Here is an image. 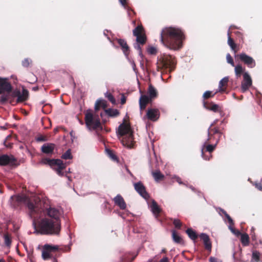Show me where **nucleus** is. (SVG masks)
I'll use <instances>...</instances> for the list:
<instances>
[{"label": "nucleus", "mask_w": 262, "mask_h": 262, "mask_svg": "<svg viewBox=\"0 0 262 262\" xmlns=\"http://www.w3.org/2000/svg\"><path fill=\"white\" fill-rule=\"evenodd\" d=\"M161 41L167 48L178 50L182 47L183 41L185 39L184 32L179 28L165 27L161 32Z\"/></svg>", "instance_id": "1"}, {"label": "nucleus", "mask_w": 262, "mask_h": 262, "mask_svg": "<svg viewBox=\"0 0 262 262\" xmlns=\"http://www.w3.org/2000/svg\"><path fill=\"white\" fill-rule=\"evenodd\" d=\"M217 121V119L215 120L208 129V138L202 149V156L206 160H209L212 158L211 153L215 149L223 134V128L216 126Z\"/></svg>", "instance_id": "2"}, {"label": "nucleus", "mask_w": 262, "mask_h": 262, "mask_svg": "<svg viewBox=\"0 0 262 262\" xmlns=\"http://www.w3.org/2000/svg\"><path fill=\"white\" fill-rule=\"evenodd\" d=\"M36 230L38 233L42 235H58L61 230V223L44 217L38 221Z\"/></svg>", "instance_id": "3"}, {"label": "nucleus", "mask_w": 262, "mask_h": 262, "mask_svg": "<svg viewBox=\"0 0 262 262\" xmlns=\"http://www.w3.org/2000/svg\"><path fill=\"white\" fill-rule=\"evenodd\" d=\"M29 97V92L27 89H23L22 92L18 89L12 90L9 92H6L0 97V103L5 104L9 101L10 104L15 105L18 103L26 101Z\"/></svg>", "instance_id": "4"}, {"label": "nucleus", "mask_w": 262, "mask_h": 262, "mask_svg": "<svg viewBox=\"0 0 262 262\" xmlns=\"http://www.w3.org/2000/svg\"><path fill=\"white\" fill-rule=\"evenodd\" d=\"M16 198L17 202L27 204L29 209V214L31 218H37L42 212L39 202H37L35 200H31L25 195H18L16 196Z\"/></svg>", "instance_id": "5"}, {"label": "nucleus", "mask_w": 262, "mask_h": 262, "mask_svg": "<svg viewBox=\"0 0 262 262\" xmlns=\"http://www.w3.org/2000/svg\"><path fill=\"white\" fill-rule=\"evenodd\" d=\"M134 36L136 37V45H134V48L139 51V55L142 57V49L141 45H144L146 42V36L145 33L144 29L142 25L140 24L138 25L133 31Z\"/></svg>", "instance_id": "6"}, {"label": "nucleus", "mask_w": 262, "mask_h": 262, "mask_svg": "<svg viewBox=\"0 0 262 262\" xmlns=\"http://www.w3.org/2000/svg\"><path fill=\"white\" fill-rule=\"evenodd\" d=\"M84 120L85 124L89 129H102V126L98 115L92 113L91 111H88L85 113Z\"/></svg>", "instance_id": "7"}, {"label": "nucleus", "mask_w": 262, "mask_h": 262, "mask_svg": "<svg viewBox=\"0 0 262 262\" xmlns=\"http://www.w3.org/2000/svg\"><path fill=\"white\" fill-rule=\"evenodd\" d=\"M41 163L45 165H49L51 168L55 169L59 176H63L62 170L66 168V165L63 161L60 159H50L47 158H43Z\"/></svg>", "instance_id": "8"}, {"label": "nucleus", "mask_w": 262, "mask_h": 262, "mask_svg": "<svg viewBox=\"0 0 262 262\" xmlns=\"http://www.w3.org/2000/svg\"><path fill=\"white\" fill-rule=\"evenodd\" d=\"M158 68L167 69L172 68L175 64L174 58L170 55L164 54L159 60L157 63Z\"/></svg>", "instance_id": "9"}, {"label": "nucleus", "mask_w": 262, "mask_h": 262, "mask_svg": "<svg viewBox=\"0 0 262 262\" xmlns=\"http://www.w3.org/2000/svg\"><path fill=\"white\" fill-rule=\"evenodd\" d=\"M45 217H49L50 219L56 222H60V212L59 210L55 208L50 207L44 211Z\"/></svg>", "instance_id": "10"}, {"label": "nucleus", "mask_w": 262, "mask_h": 262, "mask_svg": "<svg viewBox=\"0 0 262 262\" xmlns=\"http://www.w3.org/2000/svg\"><path fill=\"white\" fill-rule=\"evenodd\" d=\"M235 57H238L239 59L249 68H253L255 67L256 63L253 58L245 53H242L240 54L235 55Z\"/></svg>", "instance_id": "11"}, {"label": "nucleus", "mask_w": 262, "mask_h": 262, "mask_svg": "<svg viewBox=\"0 0 262 262\" xmlns=\"http://www.w3.org/2000/svg\"><path fill=\"white\" fill-rule=\"evenodd\" d=\"M134 188L136 191L144 199L148 200L149 198V195L146 190V188L141 182L135 183L134 184Z\"/></svg>", "instance_id": "12"}, {"label": "nucleus", "mask_w": 262, "mask_h": 262, "mask_svg": "<svg viewBox=\"0 0 262 262\" xmlns=\"http://www.w3.org/2000/svg\"><path fill=\"white\" fill-rule=\"evenodd\" d=\"M16 160L13 157H10L7 155H3L0 156V165L6 166L15 165Z\"/></svg>", "instance_id": "13"}, {"label": "nucleus", "mask_w": 262, "mask_h": 262, "mask_svg": "<svg viewBox=\"0 0 262 262\" xmlns=\"http://www.w3.org/2000/svg\"><path fill=\"white\" fill-rule=\"evenodd\" d=\"M243 79L241 84V89L242 92H245L251 86L252 81L250 76L247 72H245L243 74Z\"/></svg>", "instance_id": "14"}, {"label": "nucleus", "mask_w": 262, "mask_h": 262, "mask_svg": "<svg viewBox=\"0 0 262 262\" xmlns=\"http://www.w3.org/2000/svg\"><path fill=\"white\" fill-rule=\"evenodd\" d=\"M12 86L7 78L0 77V94L3 95L6 92L11 91Z\"/></svg>", "instance_id": "15"}, {"label": "nucleus", "mask_w": 262, "mask_h": 262, "mask_svg": "<svg viewBox=\"0 0 262 262\" xmlns=\"http://www.w3.org/2000/svg\"><path fill=\"white\" fill-rule=\"evenodd\" d=\"M160 116V113L158 108H148L146 113L147 118L152 121L158 120Z\"/></svg>", "instance_id": "16"}, {"label": "nucleus", "mask_w": 262, "mask_h": 262, "mask_svg": "<svg viewBox=\"0 0 262 262\" xmlns=\"http://www.w3.org/2000/svg\"><path fill=\"white\" fill-rule=\"evenodd\" d=\"M132 132L133 131L130 125L125 123V121L119 126L118 133L121 136H124Z\"/></svg>", "instance_id": "17"}, {"label": "nucleus", "mask_w": 262, "mask_h": 262, "mask_svg": "<svg viewBox=\"0 0 262 262\" xmlns=\"http://www.w3.org/2000/svg\"><path fill=\"white\" fill-rule=\"evenodd\" d=\"M139 106L140 111L144 110L148 103H151L152 101L146 95H141L139 99Z\"/></svg>", "instance_id": "18"}, {"label": "nucleus", "mask_w": 262, "mask_h": 262, "mask_svg": "<svg viewBox=\"0 0 262 262\" xmlns=\"http://www.w3.org/2000/svg\"><path fill=\"white\" fill-rule=\"evenodd\" d=\"M117 42L120 46L122 52L126 56H128L129 54V47L126 41L124 39H117Z\"/></svg>", "instance_id": "19"}, {"label": "nucleus", "mask_w": 262, "mask_h": 262, "mask_svg": "<svg viewBox=\"0 0 262 262\" xmlns=\"http://www.w3.org/2000/svg\"><path fill=\"white\" fill-rule=\"evenodd\" d=\"M147 96L152 101L158 96V92L157 90L150 83L148 85L147 91Z\"/></svg>", "instance_id": "20"}, {"label": "nucleus", "mask_w": 262, "mask_h": 262, "mask_svg": "<svg viewBox=\"0 0 262 262\" xmlns=\"http://www.w3.org/2000/svg\"><path fill=\"white\" fill-rule=\"evenodd\" d=\"M55 147V145L53 143H45L41 148L42 152L46 154H52Z\"/></svg>", "instance_id": "21"}, {"label": "nucleus", "mask_w": 262, "mask_h": 262, "mask_svg": "<svg viewBox=\"0 0 262 262\" xmlns=\"http://www.w3.org/2000/svg\"><path fill=\"white\" fill-rule=\"evenodd\" d=\"M134 139L133 132L130 133L129 134L126 135V136L123 138L122 140L123 144L131 147L134 144Z\"/></svg>", "instance_id": "22"}, {"label": "nucleus", "mask_w": 262, "mask_h": 262, "mask_svg": "<svg viewBox=\"0 0 262 262\" xmlns=\"http://www.w3.org/2000/svg\"><path fill=\"white\" fill-rule=\"evenodd\" d=\"M200 237L204 242L205 248L210 252L212 245L209 236L205 233H201Z\"/></svg>", "instance_id": "23"}, {"label": "nucleus", "mask_w": 262, "mask_h": 262, "mask_svg": "<svg viewBox=\"0 0 262 262\" xmlns=\"http://www.w3.org/2000/svg\"><path fill=\"white\" fill-rule=\"evenodd\" d=\"M200 237L204 242L205 248L210 252L212 245L209 236L205 233H201Z\"/></svg>", "instance_id": "24"}, {"label": "nucleus", "mask_w": 262, "mask_h": 262, "mask_svg": "<svg viewBox=\"0 0 262 262\" xmlns=\"http://www.w3.org/2000/svg\"><path fill=\"white\" fill-rule=\"evenodd\" d=\"M115 205L118 206L121 209H125L126 207V203L124 199L120 194H118L114 199Z\"/></svg>", "instance_id": "25"}, {"label": "nucleus", "mask_w": 262, "mask_h": 262, "mask_svg": "<svg viewBox=\"0 0 262 262\" xmlns=\"http://www.w3.org/2000/svg\"><path fill=\"white\" fill-rule=\"evenodd\" d=\"M229 81L228 77H225L219 82V92L223 93H225L226 91V86H227Z\"/></svg>", "instance_id": "26"}, {"label": "nucleus", "mask_w": 262, "mask_h": 262, "mask_svg": "<svg viewBox=\"0 0 262 262\" xmlns=\"http://www.w3.org/2000/svg\"><path fill=\"white\" fill-rule=\"evenodd\" d=\"M102 107L103 109H105L107 107V102L103 99H99L97 100L95 104V110L97 111Z\"/></svg>", "instance_id": "27"}, {"label": "nucleus", "mask_w": 262, "mask_h": 262, "mask_svg": "<svg viewBox=\"0 0 262 262\" xmlns=\"http://www.w3.org/2000/svg\"><path fill=\"white\" fill-rule=\"evenodd\" d=\"M171 232L172 239L176 243L179 244H184V242L183 239L181 236L179 235L176 231L173 230H172Z\"/></svg>", "instance_id": "28"}, {"label": "nucleus", "mask_w": 262, "mask_h": 262, "mask_svg": "<svg viewBox=\"0 0 262 262\" xmlns=\"http://www.w3.org/2000/svg\"><path fill=\"white\" fill-rule=\"evenodd\" d=\"M151 209L152 213L156 216L158 215L161 211V209L158 206L157 203L154 200L151 202Z\"/></svg>", "instance_id": "29"}, {"label": "nucleus", "mask_w": 262, "mask_h": 262, "mask_svg": "<svg viewBox=\"0 0 262 262\" xmlns=\"http://www.w3.org/2000/svg\"><path fill=\"white\" fill-rule=\"evenodd\" d=\"M152 176L156 182L163 180L164 178V176L160 170H156L152 172Z\"/></svg>", "instance_id": "30"}, {"label": "nucleus", "mask_w": 262, "mask_h": 262, "mask_svg": "<svg viewBox=\"0 0 262 262\" xmlns=\"http://www.w3.org/2000/svg\"><path fill=\"white\" fill-rule=\"evenodd\" d=\"M105 112L107 116L111 117H117L120 114L119 111L118 110L113 108L105 110Z\"/></svg>", "instance_id": "31"}, {"label": "nucleus", "mask_w": 262, "mask_h": 262, "mask_svg": "<svg viewBox=\"0 0 262 262\" xmlns=\"http://www.w3.org/2000/svg\"><path fill=\"white\" fill-rule=\"evenodd\" d=\"M231 32L229 30L228 32V43L229 46L231 47L232 50H233L235 53L237 52L235 50L236 48V45L234 43L233 39L230 36Z\"/></svg>", "instance_id": "32"}, {"label": "nucleus", "mask_w": 262, "mask_h": 262, "mask_svg": "<svg viewBox=\"0 0 262 262\" xmlns=\"http://www.w3.org/2000/svg\"><path fill=\"white\" fill-rule=\"evenodd\" d=\"M241 241L244 246H248L250 243L249 235L247 233L241 234Z\"/></svg>", "instance_id": "33"}, {"label": "nucleus", "mask_w": 262, "mask_h": 262, "mask_svg": "<svg viewBox=\"0 0 262 262\" xmlns=\"http://www.w3.org/2000/svg\"><path fill=\"white\" fill-rule=\"evenodd\" d=\"M186 233L187 234L189 237L192 240H195L196 239L198 238V234H196L195 231H194L191 228H188L186 230Z\"/></svg>", "instance_id": "34"}, {"label": "nucleus", "mask_w": 262, "mask_h": 262, "mask_svg": "<svg viewBox=\"0 0 262 262\" xmlns=\"http://www.w3.org/2000/svg\"><path fill=\"white\" fill-rule=\"evenodd\" d=\"M204 105L207 109L212 111L214 112H217L219 111V105L216 104H214L213 102H211L208 106H206V103H204Z\"/></svg>", "instance_id": "35"}, {"label": "nucleus", "mask_w": 262, "mask_h": 262, "mask_svg": "<svg viewBox=\"0 0 262 262\" xmlns=\"http://www.w3.org/2000/svg\"><path fill=\"white\" fill-rule=\"evenodd\" d=\"M235 74L237 78L241 76L242 74H244V69L243 68L241 64H238L235 67Z\"/></svg>", "instance_id": "36"}, {"label": "nucleus", "mask_w": 262, "mask_h": 262, "mask_svg": "<svg viewBox=\"0 0 262 262\" xmlns=\"http://www.w3.org/2000/svg\"><path fill=\"white\" fill-rule=\"evenodd\" d=\"M43 248L47 250L49 252L56 251L59 249L58 246L50 245L49 244L45 245Z\"/></svg>", "instance_id": "37"}, {"label": "nucleus", "mask_w": 262, "mask_h": 262, "mask_svg": "<svg viewBox=\"0 0 262 262\" xmlns=\"http://www.w3.org/2000/svg\"><path fill=\"white\" fill-rule=\"evenodd\" d=\"M259 252L255 251L252 253V259L250 262H258L259 260Z\"/></svg>", "instance_id": "38"}, {"label": "nucleus", "mask_w": 262, "mask_h": 262, "mask_svg": "<svg viewBox=\"0 0 262 262\" xmlns=\"http://www.w3.org/2000/svg\"><path fill=\"white\" fill-rule=\"evenodd\" d=\"M171 220L172 221V223L176 228H177L178 229H181L182 225V223L180 220L177 219H171Z\"/></svg>", "instance_id": "39"}, {"label": "nucleus", "mask_w": 262, "mask_h": 262, "mask_svg": "<svg viewBox=\"0 0 262 262\" xmlns=\"http://www.w3.org/2000/svg\"><path fill=\"white\" fill-rule=\"evenodd\" d=\"M225 217L227 219L228 223H229V228L233 232H234V229L233 228L234 226V222L233 220L230 216V215L228 213H226Z\"/></svg>", "instance_id": "40"}, {"label": "nucleus", "mask_w": 262, "mask_h": 262, "mask_svg": "<svg viewBox=\"0 0 262 262\" xmlns=\"http://www.w3.org/2000/svg\"><path fill=\"white\" fill-rule=\"evenodd\" d=\"M225 217L227 219L228 223H229V228L233 232H234V229L233 228L234 226V222L233 220L230 216V215L228 213H226Z\"/></svg>", "instance_id": "41"}, {"label": "nucleus", "mask_w": 262, "mask_h": 262, "mask_svg": "<svg viewBox=\"0 0 262 262\" xmlns=\"http://www.w3.org/2000/svg\"><path fill=\"white\" fill-rule=\"evenodd\" d=\"M225 217L227 219L228 223H229V228L233 232H234V229L233 228L234 226V222L233 220L230 216V215L228 213H226Z\"/></svg>", "instance_id": "42"}, {"label": "nucleus", "mask_w": 262, "mask_h": 262, "mask_svg": "<svg viewBox=\"0 0 262 262\" xmlns=\"http://www.w3.org/2000/svg\"><path fill=\"white\" fill-rule=\"evenodd\" d=\"M5 244L7 247H10L11 244V238L10 235L8 233H6L4 236Z\"/></svg>", "instance_id": "43"}, {"label": "nucleus", "mask_w": 262, "mask_h": 262, "mask_svg": "<svg viewBox=\"0 0 262 262\" xmlns=\"http://www.w3.org/2000/svg\"><path fill=\"white\" fill-rule=\"evenodd\" d=\"M105 96L112 104H115L116 103V100L112 94L107 92L105 94Z\"/></svg>", "instance_id": "44"}, {"label": "nucleus", "mask_w": 262, "mask_h": 262, "mask_svg": "<svg viewBox=\"0 0 262 262\" xmlns=\"http://www.w3.org/2000/svg\"><path fill=\"white\" fill-rule=\"evenodd\" d=\"M61 158L65 159V160H68V159H71L72 158V156L71 155V150L70 149H68L61 156Z\"/></svg>", "instance_id": "45"}, {"label": "nucleus", "mask_w": 262, "mask_h": 262, "mask_svg": "<svg viewBox=\"0 0 262 262\" xmlns=\"http://www.w3.org/2000/svg\"><path fill=\"white\" fill-rule=\"evenodd\" d=\"M133 255V253L129 252L125 253L122 258V260L124 262H130V256Z\"/></svg>", "instance_id": "46"}, {"label": "nucleus", "mask_w": 262, "mask_h": 262, "mask_svg": "<svg viewBox=\"0 0 262 262\" xmlns=\"http://www.w3.org/2000/svg\"><path fill=\"white\" fill-rule=\"evenodd\" d=\"M50 252L47 250L43 249L42 251V257L44 260H47L50 258Z\"/></svg>", "instance_id": "47"}, {"label": "nucleus", "mask_w": 262, "mask_h": 262, "mask_svg": "<svg viewBox=\"0 0 262 262\" xmlns=\"http://www.w3.org/2000/svg\"><path fill=\"white\" fill-rule=\"evenodd\" d=\"M107 152L109 157L113 160L115 161L117 160V157L113 151V150L111 149H107Z\"/></svg>", "instance_id": "48"}, {"label": "nucleus", "mask_w": 262, "mask_h": 262, "mask_svg": "<svg viewBox=\"0 0 262 262\" xmlns=\"http://www.w3.org/2000/svg\"><path fill=\"white\" fill-rule=\"evenodd\" d=\"M212 92L211 91H206L203 94V98L205 99H207L209 98L213 97L214 94H212Z\"/></svg>", "instance_id": "49"}, {"label": "nucleus", "mask_w": 262, "mask_h": 262, "mask_svg": "<svg viewBox=\"0 0 262 262\" xmlns=\"http://www.w3.org/2000/svg\"><path fill=\"white\" fill-rule=\"evenodd\" d=\"M120 3L122 4V5L128 11H129L130 10L133 11V12L135 14V12L133 10H131L129 7L127 5V0H119Z\"/></svg>", "instance_id": "50"}, {"label": "nucleus", "mask_w": 262, "mask_h": 262, "mask_svg": "<svg viewBox=\"0 0 262 262\" xmlns=\"http://www.w3.org/2000/svg\"><path fill=\"white\" fill-rule=\"evenodd\" d=\"M227 62L230 63L232 66L234 67V63L233 59L230 54H227L226 56Z\"/></svg>", "instance_id": "51"}, {"label": "nucleus", "mask_w": 262, "mask_h": 262, "mask_svg": "<svg viewBox=\"0 0 262 262\" xmlns=\"http://www.w3.org/2000/svg\"><path fill=\"white\" fill-rule=\"evenodd\" d=\"M147 52L151 55H155L157 53V49L154 47H150L148 48Z\"/></svg>", "instance_id": "52"}, {"label": "nucleus", "mask_w": 262, "mask_h": 262, "mask_svg": "<svg viewBox=\"0 0 262 262\" xmlns=\"http://www.w3.org/2000/svg\"><path fill=\"white\" fill-rule=\"evenodd\" d=\"M31 61L28 58H26L22 61V65L23 67L27 68L29 66Z\"/></svg>", "instance_id": "53"}, {"label": "nucleus", "mask_w": 262, "mask_h": 262, "mask_svg": "<svg viewBox=\"0 0 262 262\" xmlns=\"http://www.w3.org/2000/svg\"><path fill=\"white\" fill-rule=\"evenodd\" d=\"M36 141L38 142H43L47 141V138L42 135H40L36 138Z\"/></svg>", "instance_id": "54"}, {"label": "nucleus", "mask_w": 262, "mask_h": 262, "mask_svg": "<svg viewBox=\"0 0 262 262\" xmlns=\"http://www.w3.org/2000/svg\"><path fill=\"white\" fill-rule=\"evenodd\" d=\"M126 97L123 94H122V96H121V104H125V102H126Z\"/></svg>", "instance_id": "55"}, {"label": "nucleus", "mask_w": 262, "mask_h": 262, "mask_svg": "<svg viewBox=\"0 0 262 262\" xmlns=\"http://www.w3.org/2000/svg\"><path fill=\"white\" fill-rule=\"evenodd\" d=\"M173 179H174L176 180V181L180 184H183V182L182 181H181V179L179 177H177V176H174L173 178Z\"/></svg>", "instance_id": "56"}, {"label": "nucleus", "mask_w": 262, "mask_h": 262, "mask_svg": "<svg viewBox=\"0 0 262 262\" xmlns=\"http://www.w3.org/2000/svg\"><path fill=\"white\" fill-rule=\"evenodd\" d=\"M209 261L210 262H220L219 260L215 257H210L209 258Z\"/></svg>", "instance_id": "57"}, {"label": "nucleus", "mask_w": 262, "mask_h": 262, "mask_svg": "<svg viewBox=\"0 0 262 262\" xmlns=\"http://www.w3.org/2000/svg\"><path fill=\"white\" fill-rule=\"evenodd\" d=\"M255 186L258 189H259L260 191H262V184L261 183H257L255 184Z\"/></svg>", "instance_id": "58"}, {"label": "nucleus", "mask_w": 262, "mask_h": 262, "mask_svg": "<svg viewBox=\"0 0 262 262\" xmlns=\"http://www.w3.org/2000/svg\"><path fill=\"white\" fill-rule=\"evenodd\" d=\"M138 252H137L136 254H134V253H133V255H131L132 257L130 258V262L133 261L135 260V259L136 258V257H137V256L138 255Z\"/></svg>", "instance_id": "59"}, {"label": "nucleus", "mask_w": 262, "mask_h": 262, "mask_svg": "<svg viewBox=\"0 0 262 262\" xmlns=\"http://www.w3.org/2000/svg\"><path fill=\"white\" fill-rule=\"evenodd\" d=\"M159 262H168V259L167 257L162 258Z\"/></svg>", "instance_id": "60"}, {"label": "nucleus", "mask_w": 262, "mask_h": 262, "mask_svg": "<svg viewBox=\"0 0 262 262\" xmlns=\"http://www.w3.org/2000/svg\"><path fill=\"white\" fill-rule=\"evenodd\" d=\"M13 260V258L9 256L8 257L7 260L8 261V262H11V261H12Z\"/></svg>", "instance_id": "61"}, {"label": "nucleus", "mask_w": 262, "mask_h": 262, "mask_svg": "<svg viewBox=\"0 0 262 262\" xmlns=\"http://www.w3.org/2000/svg\"><path fill=\"white\" fill-rule=\"evenodd\" d=\"M221 211L224 214L225 216L226 215V213H227V212L223 209H221Z\"/></svg>", "instance_id": "62"}, {"label": "nucleus", "mask_w": 262, "mask_h": 262, "mask_svg": "<svg viewBox=\"0 0 262 262\" xmlns=\"http://www.w3.org/2000/svg\"><path fill=\"white\" fill-rule=\"evenodd\" d=\"M38 90V88L37 86H35V87H33L32 88V90L34 91H36Z\"/></svg>", "instance_id": "63"}, {"label": "nucleus", "mask_w": 262, "mask_h": 262, "mask_svg": "<svg viewBox=\"0 0 262 262\" xmlns=\"http://www.w3.org/2000/svg\"><path fill=\"white\" fill-rule=\"evenodd\" d=\"M126 170L128 172V173L131 176H133L132 173L130 171V170L128 169V168H126Z\"/></svg>", "instance_id": "64"}]
</instances>
